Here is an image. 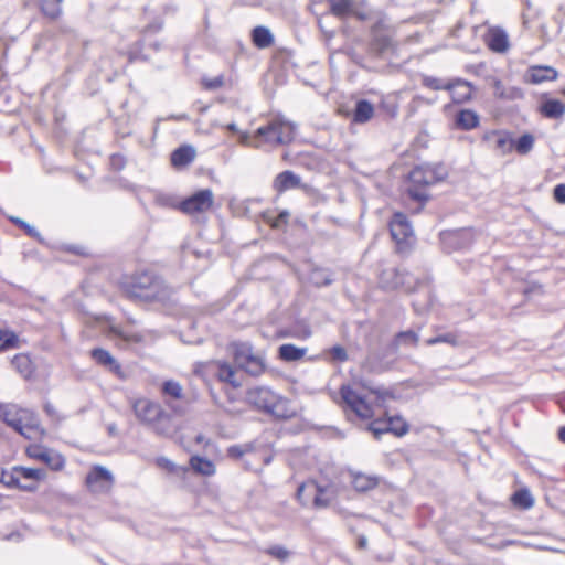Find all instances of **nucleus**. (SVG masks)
<instances>
[{
    "mask_svg": "<svg viewBox=\"0 0 565 565\" xmlns=\"http://www.w3.org/2000/svg\"><path fill=\"white\" fill-rule=\"evenodd\" d=\"M0 419L26 439H38L45 434V429L41 427L36 415L17 404H0Z\"/></svg>",
    "mask_w": 565,
    "mask_h": 565,
    "instance_id": "1",
    "label": "nucleus"
},
{
    "mask_svg": "<svg viewBox=\"0 0 565 565\" xmlns=\"http://www.w3.org/2000/svg\"><path fill=\"white\" fill-rule=\"evenodd\" d=\"M340 396L343 404L361 418H371L376 414V408L384 407L391 394L387 392L370 391L362 394L350 385H342Z\"/></svg>",
    "mask_w": 565,
    "mask_h": 565,
    "instance_id": "2",
    "label": "nucleus"
},
{
    "mask_svg": "<svg viewBox=\"0 0 565 565\" xmlns=\"http://www.w3.org/2000/svg\"><path fill=\"white\" fill-rule=\"evenodd\" d=\"M126 292L134 299L164 301L170 297L171 290L160 277L145 271L131 278L126 286Z\"/></svg>",
    "mask_w": 565,
    "mask_h": 565,
    "instance_id": "3",
    "label": "nucleus"
},
{
    "mask_svg": "<svg viewBox=\"0 0 565 565\" xmlns=\"http://www.w3.org/2000/svg\"><path fill=\"white\" fill-rule=\"evenodd\" d=\"M335 498L333 486H321L313 480L301 483L296 491V500L305 509L328 508Z\"/></svg>",
    "mask_w": 565,
    "mask_h": 565,
    "instance_id": "4",
    "label": "nucleus"
},
{
    "mask_svg": "<svg viewBox=\"0 0 565 565\" xmlns=\"http://www.w3.org/2000/svg\"><path fill=\"white\" fill-rule=\"evenodd\" d=\"M446 177V171L440 166H418L409 172L411 185L407 189L409 196L416 201H425L428 195L425 186L441 181Z\"/></svg>",
    "mask_w": 565,
    "mask_h": 565,
    "instance_id": "5",
    "label": "nucleus"
},
{
    "mask_svg": "<svg viewBox=\"0 0 565 565\" xmlns=\"http://www.w3.org/2000/svg\"><path fill=\"white\" fill-rule=\"evenodd\" d=\"M247 401L255 407L266 411L277 417H287L286 399L276 395L267 387H254L247 392Z\"/></svg>",
    "mask_w": 565,
    "mask_h": 565,
    "instance_id": "6",
    "label": "nucleus"
},
{
    "mask_svg": "<svg viewBox=\"0 0 565 565\" xmlns=\"http://www.w3.org/2000/svg\"><path fill=\"white\" fill-rule=\"evenodd\" d=\"M296 125L282 117H276L267 126L259 127L256 137H263L264 140L273 145H286L294 140Z\"/></svg>",
    "mask_w": 565,
    "mask_h": 565,
    "instance_id": "7",
    "label": "nucleus"
},
{
    "mask_svg": "<svg viewBox=\"0 0 565 565\" xmlns=\"http://www.w3.org/2000/svg\"><path fill=\"white\" fill-rule=\"evenodd\" d=\"M231 350L236 364L247 373L259 375L263 372V358L253 352V348L248 342H233Z\"/></svg>",
    "mask_w": 565,
    "mask_h": 565,
    "instance_id": "8",
    "label": "nucleus"
},
{
    "mask_svg": "<svg viewBox=\"0 0 565 565\" xmlns=\"http://www.w3.org/2000/svg\"><path fill=\"white\" fill-rule=\"evenodd\" d=\"M136 417L143 424L152 425L158 418H167L166 412L160 404L148 398L136 399L132 404Z\"/></svg>",
    "mask_w": 565,
    "mask_h": 565,
    "instance_id": "9",
    "label": "nucleus"
},
{
    "mask_svg": "<svg viewBox=\"0 0 565 565\" xmlns=\"http://www.w3.org/2000/svg\"><path fill=\"white\" fill-rule=\"evenodd\" d=\"M114 484L113 473L102 466H94L86 476V486L93 493H107Z\"/></svg>",
    "mask_w": 565,
    "mask_h": 565,
    "instance_id": "10",
    "label": "nucleus"
},
{
    "mask_svg": "<svg viewBox=\"0 0 565 565\" xmlns=\"http://www.w3.org/2000/svg\"><path fill=\"white\" fill-rule=\"evenodd\" d=\"M214 202L212 190L204 189L194 193L180 204V210L186 214L204 213L209 211Z\"/></svg>",
    "mask_w": 565,
    "mask_h": 565,
    "instance_id": "11",
    "label": "nucleus"
},
{
    "mask_svg": "<svg viewBox=\"0 0 565 565\" xmlns=\"http://www.w3.org/2000/svg\"><path fill=\"white\" fill-rule=\"evenodd\" d=\"M392 238L399 249L407 246L413 239V228L403 213H396L390 223Z\"/></svg>",
    "mask_w": 565,
    "mask_h": 565,
    "instance_id": "12",
    "label": "nucleus"
},
{
    "mask_svg": "<svg viewBox=\"0 0 565 565\" xmlns=\"http://www.w3.org/2000/svg\"><path fill=\"white\" fill-rule=\"evenodd\" d=\"M215 376L224 383H228L233 387L241 386V382L236 377V370L226 362L216 361L211 364Z\"/></svg>",
    "mask_w": 565,
    "mask_h": 565,
    "instance_id": "13",
    "label": "nucleus"
},
{
    "mask_svg": "<svg viewBox=\"0 0 565 565\" xmlns=\"http://www.w3.org/2000/svg\"><path fill=\"white\" fill-rule=\"evenodd\" d=\"M486 42L490 50L498 53H503L509 49L508 35L499 28H492L488 31Z\"/></svg>",
    "mask_w": 565,
    "mask_h": 565,
    "instance_id": "14",
    "label": "nucleus"
},
{
    "mask_svg": "<svg viewBox=\"0 0 565 565\" xmlns=\"http://www.w3.org/2000/svg\"><path fill=\"white\" fill-rule=\"evenodd\" d=\"M557 71L551 66H532L526 73V78L530 83L540 84L546 81H555L557 78Z\"/></svg>",
    "mask_w": 565,
    "mask_h": 565,
    "instance_id": "15",
    "label": "nucleus"
},
{
    "mask_svg": "<svg viewBox=\"0 0 565 565\" xmlns=\"http://www.w3.org/2000/svg\"><path fill=\"white\" fill-rule=\"evenodd\" d=\"M92 358L102 366L108 369L109 371L114 372L116 375L122 377V372L119 363L116 361V359L104 349H94L92 351Z\"/></svg>",
    "mask_w": 565,
    "mask_h": 565,
    "instance_id": "16",
    "label": "nucleus"
},
{
    "mask_svg": "<svg viewBox=\"0 0 565 565\" xmlns=\"http://www.w3.org/2000/svg\"><path fill=\"white\" fill-rule=\"evenodd\" d=\"M300 186L301 180L292 171H284L279 173L274 181V189L279 193Z\"/></svg>",
    "mask_w": 565,
    "mask_h": 565,
    "instance_id": "17",
    "label": "nucleus"
},
{
    "mask_svg": "<svg viewBox=\"0 0 565 565\" xmlns=\"http://www.w3.org/2000/svg\"><path fill=\"white\" fill-rule=\"evenodd\" d=\"M351 483L359 492H366L379 484V478L363 472H351Z\"/></svg>",
    "mask_w": 565,
    "mask_h": 565,
    "instance_id": "18",
    "label": "nucleus"
},
{
    "mask_svg": "<svg viewBox=\"0 0 565 565\" xmlns=\"http://www.w3.org/2000/svg\"><path fill=\"white\" fill-rule=\"evenodd\" d=\"M487 138L493 141L494 149L500 154H507L513 150V140L508 132L493 131Z\"/></svg>",
    "mask_w": 565,
    "mask_h": 565,
    "instance_id": "19",
    "label": "nucleus"
},
{
    "mask_svg": "<svg viewBox=\"0 0 565 565\" xmlns=\"http://www.w3.org/2000/svg\"><path fill=\"white\" fill-rule=\"evenodd\" d=\"M411 276L392 269L383 273L382 282L386 288L406 287L409 288Z\"/></svg>",
    "mask_w": 565,
    "mask_h": 565,
    "instance_id": "20",
    "label": "nucleus"
},
{
    "mask_svg": "<svg viewBox=\"0 0 565 565\" xmlns=\"http://www.w3.org/2000/svg\"><path fill=\"white\" fill-rule=\"evenodd\" d=\"M492 87L494 96L500 99L515 100L523 97L520 88L514 86L505 87L499 79H493Z\"/></svg>",
    "mask_w": 565,
    "mask_h": 565,
    "instance_id": "21",
    "label": "nucleus"
},
{
    "mask_svg": "<svg viewBox=\"0 0 565 565\" xmlns=\"http://www.w3.org/2000/svg\"><path fill=\"white\" fill-rule=\"evenodd\" d=\"M17 472V467H13L10 471H2L0 477V482L9 488H19L23 491L33 492L36 490L35 484H22L20 481L19 475Z\"/></svg>",
    "mask_w": 565,
    "mask_h": 565,
    "instance_id": "22",
    "label": "nucleus"
},
{
    "mask_svg": "<svg viewBox=\"0 0 565 565\" xmlns=\"http://www.w3.org/2000/svg\"><path fill=\"white\" fill-rule=\"evenodd\" d=\"M540 110L546 118L558 119L565 114V103L558 99H546L542 103Z\"/></svg>",
    "mask_w": 565,
    "mask_h": 565,
    "instance_id": "23",
    "label": "nucleus"
},
{
    "mask_svg": "<svg viewBox=\"0 0 565 565\" xmlns=\"http://www.w3.org/2000/svg\"><path fill=\"white\" fill-rule=\"evenodd\" d=\"M195 154L196 152L193 147L183 146L172 152L171 162L174 167H184L194 160Z\"/></svg>",
    "mask_w": 565,
    "mask_h": 565,
    "instance_id": "24",
    "label": "nucleus"
},
{
    "mask_svg": "<svg viewBox=\"0 0 565 565\" xmlns=\"http://www.w3.org/2000/svg\"><path fill=\"white\" fill-rule=\"evenodd\" d=\"M447 90L450 92L455 103H462L470 98L471 87L468 83L457 81L455 83L447 84Z\"/></svg>",
    "mask_w": 565,
    "mask_h": 565,
    "instance_id": "25",
    "label": "nucleus"
},
{
    "mask_svg": "<svg viewBox=\"0 0 565 565\" xmlns=\"http://www.w3.org/2000/svg\"><path fill=\"white\" fill-rule=\"evenodd\" d=\"M19 475L20 481H30V484H35L38 487V482L42 481L46 477V472L43 469L38 468H26V467H17V472Z\"/></svg>",
    "mask_w": 565,
    "mask_h": 565,
    "instance_id": "26",
    "label": "nucleus"
},
{
    "mask_svg": "<svg viewBox=\"0 0 565 565\" xmlns=\"http://www.w3.org/2000/svg\"><path fill=\"white\" fill-rule=\"evenodd\" d=\"M190 466L196 473L202 476L210 477L216 471L215 465L211 460L200 456H192L190 459Z\"/></svg>",
    "mask_w": 565,
    "mask_h": 565,
    "instance_id": "27",
    "label": "nucleus"
},
{
    "mask_svg": "<svg viewBox=\"0 0 565 565\" xmlns=\"http://www.w3.org/2000/svg\"><path fill=\"white\" fill-rule=\"evenodd\" d=\"M456 124L461 129L470 130L479 125V116L473 110L465 109L456 116Z\"/></svg>",
    "mask_w": 565,
    "mask_h": 565,
    "instance_id": "28",
    "label": "nucleus"
},
{
    "mask_svg": "<svg viewBox=\"0 0 565 565\" xmlns=\"http://www.w3.org/2000/svg\"><path fill=\"white\" fill-rule=\"evenodd\" d=\"M374 115V108L367 100H359L353 113V121L363 124L369 121Z\"/></svg>",
    "mask_w": 565,
    "mask_h": 565,
    "instance_id": "29",
    "label": "nucleus"
},
{
    "mask_svg": "<svg viewBox=\"0 0 565 565\" xmlns=\"http://www.w3.org/2000/svg\"><path fill=\"white\" fill-rule=\"evenodd\" d=\"M12 365L24 379H30L34 373L32 361L26 354L15 355Z\"/></svg>",
    "mask_w": 565,
    "mask_h": 565,
    "instance_id": "30",
    "label": "nucleus"
},
{
    "mask_svg": "<svg viewBox=\"0 0 565 565\" xmlns=\"http://www.w3.org/2000/svg\"><path fill=\"white\" fill-rule=\"evenodd\" d=\"M252 35L254 44L259 49H266L274 42L273 34L265 26H256Z\"/></svg>",
    "mask_w": 565,
    "mask_h": 565,
    "instance_id": "31",
    "label": "nucleus"
},
{
    "mask_svg": "<svg viewBox=\"0 0 565 565\" xmlns=\"http://www.w3.org/2000/svg\"><path fill=\"white\" fill-rule=\"evenodd\" d=\"M167 418H158L154 424L151 425L153 430L161 436L170 437L175 431V426L172 423V417L166 412Z\"/></svg>",
    "mask_w": 565,
    "mask_h": 565,
    "instance_id": "32",
    "label": "nucleus"
},
{
    "mask_svg": "<svg viewBox=\"0 0 565 565\" xmlns=\"http://www.w3.org/2000/svg\"><path fill=\"white\" fill-rule=\"evenodd\" d=\"M41 461L47 465L52 470L56 471L62 470L65 465V459L63 456L50 448H47Z\"/></svg>",
    "mask_w": 565,
    "mask_h": 565,
    "instance_id": "33",
    "label": "nucleus"
},
{
    "mask_svg": "<svg viewBox=\"0 0 565 565\" xmlns=\"http://www.w3.org/2000/svg\"><path fill=\"white\" fill-rule=\"evenodd\" d=\"M306 353V349L297 348L294 344H282L279 348V356L284 361H297L300 360Z\"/></svg>",
    "mask_w": 565,
    "mask_h": 565,
    "instance_id": "34",
    "label": "nucleus"
},
{
    "mask_svg": "<svg viewBox=\"0 0 565 565\" xmlns=\"http://www.w3.org/2000/svg\"><path fill=\"white\" fill-rule=\"evenodd\" d=\"M328 2L332 14L335 17L343 18L351 12V0H328Z\"/></svg>",
    "mask_w": 565,
    "mask_h": 565,
    "instance_id": "35",
    "label": "nucleus"
},
{
    "mask_svg": "<svg viewBox=\"0 0 565 565\" xmlns=\"http://www.w3.org/2000/svg\"><path fill=\"white\" fill-rule=\"evenodd\" d=\"M385 422L388 433H393L396 436H403L408 431V425L401 417H388Z\"/></svg>",
    "mask_w": 565,
    "mask_h": 565,
    "instance_id": "36",
    "label": "nucleus"
},
{
    "mask_svg": "<svg viewBox=\"0 0 565 565\" xmlns=\"http://www.w3.org/2000/svg\"><path fill=\"white\" fill-rule=\"evenodd\" d=\"M62 1L63 0H41V10L46 17L56 19L62 12Z\"/></svg>",
    "mask_w": 565,
    "mask_h": 565,
    "instance_id": "37",
    "label": "nucleus"
},
{
    "mask_svg": "<svg viewBox=\"0 0 565 565\" xmlns=\"http://www.w3.org/2000/svg\"><path fill=\"white\" fill-rule=\"evenodd\" d=\"M163 394L174 398L181 399L183 397V388L179 382L175 381H166L162 385Z\"/></svg>",
    "mask_w": 565,
    "mask_h": 565,
    "instance_id": "38",
    "label": "nucleus"
},
{
    "mask_svg": "<svg viewBox=\"0 0 565 565\" xmlns=\"http://www.w3.org/2000/svg\"><path fill=\"white\" fill-rule=\"evenodd\" d=\"M419 337L417 333L413 331H404L399 332L395 338V347L399 345H413L416 347L418 343Z\"/></svg>",
    "mask_w": 565,
    "mask_h": 565,
    "instance_id": "39",
    "label": "nucleus"
},
{
    "mask_svg": "<svg viewBox=\"0 0 565 565\" xmlns=\"http://www.w3.org/2000/svg\"><path fill=\"white\" fill-rule=\"evenodd\" d=\"M534 145V138L530 134H524L521 136L518 141L513 142V148L520 153V154H526L531 151Z\"/></svg>",
    "mask_w": 565,
    "mask_h": 565,
    "instance_id": "40",
    "label": "nucleus"
},
{
    "mask_svg": "<svg viewBox=\"0 0 565 565\" xmlns=\"http://www.w3.org/2000/svg\"><path fill=\"white\" fill-rule=\"evenodd\" d=\"M18 347V337L8 330H0V351Z\"/></svg>",
    "mask_w": 565,
    "mask_h": 565,
    "instance_id": "41",
    "label": "nucleus"
},
{
    "mask_svg": "<svg viewBox=\"0 0 565 565\" xmlns=\"http://www.w3.org/2000/svg\"><path fill=\"white\" fill-rule=\"evenodd\" d=\"M515 505L529 509L533 505L534 500L527 490H520L513 494L512 498Z\"/></svg>",
    "mask_w": 565,
    "mask_h": 565,
    "instance_id": "42",
    "label": "nucleus"
},
{
    "mask_svg": "<svg viewBox=\"0 0 565 565\" xmlns=\"http://www.w3.org/2000/svg\"><path fill=\"white\" fill-rule=\"evenodd\" d=\"M310 280L316 286H326L331 282V276L328 271H326L323 269H316L312 271V274L310 276Z\"/></svg>",
    "mask_w": 565,
    "mask_h": 565,
    "instance_id": "43",
    "label": "nucleus"
},
{
    "mask_svg": "<svg viewBox=\"0 0 565 565\" xmlns=\"http://www.w3.org/2000/svg\"><path fill=\"white\" fill-rule=\"evenodd\" d=\"M265 553L278 561H286L290 555V552L281 545L270 546L265 550Z\"/></svg>",
    "mask_w": 565,
    "mask_h": 565,
    "instance_id": "44",
    "label": "nucleus"
},
{
    "mask_svg": "<svg viewBox=\"0 0 565 565\" xmlns=\"http://www.w3.org/2000/svg\"><path fill=\"white\" fill-rule=\"evenodd\" d=\"M46 450L47 448L42 445L32 444L26 447L25 452L30 458L41 461Z\"/></svg>",
    "mask_w": 565,
    "mask_h": 565,
    "instance_id": "45",
    "label": "nucleus"
},
{
    "mask_svg": "<svg viewBox=\"0 0 565 565\" xmlns=\"http://www.w3.org/2000/svg\"><path fill=\"white\" fill-rule=\"evenodd\" d=\"M392 47V40L388 36H377L374 40V49L379 53H385Z\"/></svg>",
    "mask_w": 565,
    "mask_h": 565,
    "instance_id": "46",
    "label": "nucleus"
},
{
    "mask_svg": "<svg viewBox=\"0 0 565 565\" xmlns=\"http://www.w3.org/2000/svg\"><path fill=\"white\" fill-rule=\"evenodd\" d=\"M202 84L206 89H217L224 85V77L222 75L213 78L204 77Z\"/></svg>",
    "mask_w": 565,
    "mask_h": 565,
    "instance_id": "47",
    "label": "nucleus"
},
{
    "mask_svg": "<svg viewBox=\"0 0 565 565\" xmlns=\"http://www.w3.org/2000/svg\"><path fill=\"white\" fill-rule=\"evenodd\" d=\"M369 430L373 433L376 438L384 433H388L387 425L385 420H375L369 425Z\"/></svg>",
    "mask_w": 565,
    "mask_h": 565,
    "instance_id": "48",
    "label": "nucleus"
},
{
    "mask_svg": "<svg viewBox=\"0 0 565 565\" xmlns=\"http://www.w3.org/2000/svg\"><path fill=\"white\" fill-rule=\"evenodd\" d=\"M289 213L287 211L281 212L277 217H266V222L274 228H279L288 223Z\"/></svg>",
    "mask_w": 565,
    "mask_h": 565,
    "instance_id": "49",
    "label": "nucleus"
},
{
    "mask_svg": "<svg viewBox=\"0 0 565 565\" xmlns=\"http://www.w3.org/2000/svg\"><path fill=\"white\" fill-rule=\"evenodd\" d=\"M424 86L438 90V89H447V84H443L439 78L435 77H424L423 79Z\"/></svg>",
    "mask_w": 565,
    "mask_h": 565,
    "instance_id": "50",
    "label": "nucleus"
},
{
    "mask_svg": "<svg viewBox=\"0 0 565 565\" xmlns=\"http://www.w3.org/2000/svg\"><path fill=\"white\" fill-rule=\"evenodd\" d=\"M441 342L456 345V338L452 334H444V335L430 338L426 341L427 345H434V344L441 343Z\"/></svg>",
    "mask_w": 565,
    "mask_h": 565,
    "instance_id": "51",
    "label": "nucleus"
},
{
    "mask_svg": "<svg viewBox=\"0 0 565 565\" xmlns=\"http://www.w3.org/2000/svg\"><path fill=\"white\" fill-rule=\"evenodd\" d=\"M10 220H11L14 224H17L19 227L23 228V230L25 231V233H26V234H29L30 236H35V235H38L36 230H35L32 225H30V224H28L25 221H23L22 218H20V217H13V216H12V217H10Z\"/></svg>",
    "mask_w": 565,
    "mask_h": 565,
    "instance_id": "52",
    "label": "nucleus"
},
{
    "mask_svg": "<svg viewBox=\"0 0 565 565\" xmlns=\"http://www.w3.org/2000/svg\"><path fill=\"white\" fill-rule=\"evenodd\" d=\"M156 463L158 467L162 468V469H166L170 472H174L175 471V463L172 462L170 459L166 458V457H159L156 459Z\"/></svg>",
    "mask_w": 565,
    "mask_h": 565,
    "instance_id": "53",
    "label": "nucleus"
},
{
    "mask_svg": "<svg viewBox=\"0 0 565 565\" xmlns=\"http://www.w3.org/2000/svg\"><path fill=\"white\" fill-rule=\"evenodd\" d=\"M248 450L247 446H231L227 450L228 456L233 458H241L244 456Z\"/></svg>",
    "mask_w": 565,
    "mask_h": 565,
    "instance_id": "54",
    "label": "nucleus"
},
{
    "mask_svg": "<svg viewBox=\"0 0 565 565\" xmlns=\"http://www.w3.org/2000/svg\"><path fill=\"white\" fill-rule=\"evenodd\" d=\"M553 194L556 202L565 204V183L556 185Z\"/></svg>",
    "mask_w": 565,
    "mask_h": 565,
    "instance_id": "55",
    "label": "nucleus"
},
{
    "mask_svg": "<svg viewBox=\"0 0 565 565\" xmlns=\"http://www.w3.org/2000/svg\"><path fill=\"white\" fill-rule=\"evenodd\" d=\"M331 355H332L333 360L341 361V362H343L348 359L347 351L342 347H339V345L332 348Z\"/></svg>",
    "mask_w": 565,
    "mask_h": 565,
    "instance_id": "56",
    "label": "nucleus"
},
{
    "mask_svg": "<svg viewBox=\"0 0 565 565\" xmlns=\"http://www.w3.org/2000/svg\"><path fill=\"white\" fill-rule=\"evenodd\" d=\"M44 411L45 413L54 420H60L61 419V416H60V413L57 411V408L51 404V403H45L44 405Z\"/></svg>",
    "mask_w": 565,
    "mask_h": 565,
    "instance_id": "57",
    "label": "nucleus"
},
{
    "mask_svg": "<svg viewBox=\"0 0 565 565\" xmlns=\"http://www.w3.org/2000/svg\"><path fill=\"white\" fill-rule=\"evenodd\" d=\"M241 142H242L243 145H249V137H248V135H247V134H242V135H241Z\"/></svg>",
    "mask_w": 565,
    "mask_h": 565,
    "instance_id": "58",
    "label": "nucleus"
},
{
    "mask_svg": "<svg viewBox=\"0 0 565 565\" xmlns=\"http://www.w3.org/2000/svg\"><path fill=\"white\" fill-rule=\"evenodd\" d=\"M558 437L563 443H565V426L558 430Z\"/></svg>",
    "mask_w": 565,
    "mask_h": 565,
    "instance_id": "59",
    "label": "nucleus"
},
{
    "mask_svg": "<svg viewBox=\"0 0 565 565\" xmlns=\"http://www.w3.org/2000/svg\"><path fill=\"white\" fill-rule=\"evenodd\" d=\"M367 364H369V369H370L371 371H376V372H377V371H380V370H381L380 367H377V366H375V365H373V364L371 363V358H369V359H367Z\"/></svg>",
    "mask_w": 565,
    "mask_h": 565,
    "instance_id": "60",
    "label": "nucleus"
},
{
    "mask_svg": "<svg viewBox=\"0 0 565 565\" xmlns=\"http://www.w3.org/2000/svg\"><path fill=\"white\" fill-rule=\"evenodd\" d=\"M226 128L230 130V131H233V132H236L237 131V126L235 124H230L226 126Z\"/></svg>",
    "mask_w": 565,
    "mask_h": 565,
    "instance_id": "61",
    "label": "nucleus"
},
{
    "mask_svg": "<svg viewBox=\"0 0 565 565\" xmlns=\"http://www.w3.org/2000/svg\"><path fill=\"white\" fill-rule=\"evenodd\" d=\"M111 330H113V332H114V333H116V334H118V335L122 337L124 339H128L126 335H124V334H122L119 330H117L116 328H113Z\"/></svg>",
    "mask_w": 565,
    "mask_h": 565,
    "instance_id": "62",
    "label": "nucleus"
},
{
    "mask_svg": "<svg viewBox=\"0 0 565 565\" xmlns=\"http://www.w3.org/2000/svg\"><path fill=\"white\" fill-rule=\"evenodd\" d=\"M365 543H366L365 539L360 540V545H361V546H364V545H365Z\"/></svg>",
    "mask_w": 565,
    "mask_h": 565,
    "instance_id": "63",
    "label": "nucleus"
},
{
    "mask_svg": "<svg viewBox=\"0 0 565 565\" xmlns=\"http://www.w3.org/2000/svg\"><path fill=\"white\" fill-rule=\"evenodd\" d=\"M2 504H3V497L0 495V509L2 508Z\"/></svg>",
    "mask_w": 565,
    "mask_h": 565,
    "instance_id": "64",
    "label": "nucleus"
}]
</instances>
